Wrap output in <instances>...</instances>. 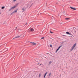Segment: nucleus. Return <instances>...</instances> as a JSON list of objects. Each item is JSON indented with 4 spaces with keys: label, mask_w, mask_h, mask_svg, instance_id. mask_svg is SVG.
Masks as SVG:
<instances>
[{
    "label": "nucleus",
    "mask_w": 78,
    "mask_h": 78,
    "mask_svg": "<svg viewBox=\"0 0 78 78\" xmlns=\"http://www.w3.org/2000/svg\"><path fill=\"white\" fill-rule=\"evenodd\" d=\"M46 76V75H45V74L44 75V78H45V76Z\"/></svg>",
    "instance_id": "obj_22"
},
{
    "label": "nucleus",
    "mask_w": 78,
    "mask_h": 78,
    "mask_svg": "<svg viewBox=\"0 0 78 78\" xmlns=\"http://www.w3.org/2000/svg\"><path fill=\"white\" fill-rule=\"evenodd\" d=\"M50 33H53V32H52L51 31H50Z\"/></svg>",
    "instance_id": "obj_23"
},
{
    "label": "nucleus",
    "mask_w": 78,
    "mask_h": 78,
    "mask_svg": "<svg viewBox=\"0 0 78 78\" xmlns=\"http://www.w3.org/2000/svg\"><path fill=\"white\" fill-rule=\"evenodd\" d=\"M20 36H19L17 37H16L14 38V39H16V38H19V37H20Z\"/></svg>",
    "instance_id": "obj_9"
},
{
    "label": "nucleus",
    "mask_w": 78,
    "mask_h": 78,
    "mask_svg": "<svg viewBox=\"0 0 78 78\" xmlns=\"http://www.w3.org/2000/svg\"><path fill=\"white\" fill-rule=\"evenodd\" d=\"M70 8H71V9H73V10H76V9L75 8H73L72 7H70Z\"/></svg>",
    "instance_id": "obj_8"
},
{
    "label": "nucleus",
    "mask_w": 78,
    "mask_h": 78,
    "mask_svg": "<svg viewBox=\"0 0 78 78\" xmlns=\"http://www.w3.org/2000/svg\"><path fill=\"white\" fill-rule=\"evenodd\" d=\"M18 31L19 33H21L22 32V30L21 29H19Z\"/></svg>",
    "instance_id": "obj_10"
},
{
    "label": "nucleus",
    "mask_w": 78,
    "mask_h": 78,
    "mask_svg": "<svg viewBox=\"0 0 78 78\" xmlns=\"http://www.w3.org/2000/svg\"><path fill=\"white\" fill-rule=\"evenodd\" d=\"M41 76V73H40L39 74V78H40Z\"/></svg>",
    "instance_id": "obj_12"
},
{
    "label": "nucleus",
    "mask_w": 78,
    "mask_h": 78,
    "mask_svg": "<svg viewBox=\"0 0 78 78\" xmlns=\"http://www.w3.org/2000/svg\"><path fill=\"white\" fill-rule=\"evenodd\" d=\"M26 25H27V24H26Z\"/></svg>",
    "instance_id": "obj_29"
},
{
    "label": "nucleus",
    "mask_w": 78,
    "mask_h": 78,
    "mask_svg": "<svg viewBox=\"0 0 78 78\" xmlns=\"http://www.w3.org/2000/svg\"><path fill=\"white\" fill-rule=\"evenodd\" d=\"M5 8V6L2 7V9H4Z\"/></svg>",
    "instance_id": "obj_15"
},
{
    "label": "nucleus",
    "mask_w": 78,
    "mask_h": 78,
    "mask_svg": "<svg viewBox=\"0 0 78 78\" xmlns=\"http://www.w3.org/2000/svg\"><path fill=\"white\" fill-rule=\"evenodd\" d=\"M32 44L33 45H35L36 44V43H34V42H31Z\"/></svg>",
    "instance_id": "obj_7"
},
{
    "label": "nucleus",
    "mask_w": 78,
    "mask_h": 78,
    "mask_svg": "<svg viewBox=\"0 0 78 78\" xmlns=\"http://www.w3.org/2000/svg\"><path fill=\"white\" fill-rule=\"evenodd\" d=\"M47 73H48L47 72H46V73H45L44 75H46Z\"/></svg>",
    "instance_id": "obj_18"
},
{
    "label": "nucleus",
    "mask_w": 78,
    "mask_h": 78,
    "mask_svg": "<svg viewBox=\"0 0 78 78\" xmlns=\"http://www.w3.org/2000/svg\"><path fill=\"white\" fill-rule=\"evenodd\" d=\"M17 10H18V9H16V10H14L13 12H12L11 13V15H12V14H14L15 13H16V12H17Z\"/></svg>",
    "instance_id": "obj_2"
},
{
    "label": "nucleus",
    "mask_w": 78,
    "mask_h": 78,
    "mask_svg": "<svg viewBox=\"0 0 78 78\" xmlns=\"http://www.w3.org/2000/svg\"><path fill=\"white\" fill-rule=\"evenodd\" d=\"M22 12H23V11H25V9H24V8H23L22 9Z\"/></svg>",
    "instance_id": "obj_11"
},
{
    "label": "nucleus",
    "mask_w": 78,
    "mask_h": 78,
    "mask_svg": "<svg viewBox=\"0 0 78 78\" xmlns=\"http://www.w3.org/2000/svg\"><path fill=\"white\" fill-rule=\"evenodd\" d=\"M49 76H51V73H50L49 75Z\"/></svg>",
    "instance_id": "obj_14"
},
{
    "label": "nucleus",
    "mask_w": 78,
    "mask_h": 78,
    "mask_svg": "<svg viewBox=\"0 0 78 78\" xmlns=\"http://www.w3.org/2000/svg\"><path fill=\"white\" fill-rule=\"evenodd\" d=\"M50 46L51 47H52V45L51 44H50Z\"/></svg>",
    "instance_id": "obj_20"
},
{
    "label": "nucleus",
    "mask_w": 78,
    "mask_h": 78,
    "mask_svg": "<svg viewBox=\"0 0 78 78\" xmlns=\"http://www.w3.org/2000/svg\"><path fill=\"white\" fill-rule=\"evenodd\" d=\"M14 39V38H13V39Z\"/></svg>",
    "instance_id": "obj_28"
},
{
    "label": "nucleus",
    "mask_w": 78,
    "mask_h": 78,
    "mask_svg": "<svg viewBox=\"0 0 78 78\" xmlns=\"http://www.w3.org/2000/svg\"><path fill=\"white\" fill-rule=\"evenodd\" d=\"M61 47H62V46H60L56 50V52H57V51H58V50H59V48H61Z\"/></svg>",
    "instance_id": "obj_6"
},
{
    "label": "nucleus",
    "mask_w": 78,
    "mask_h": 78,
    "mask_svg": "<svg viewBox=\"0 0 78 78\" xmlns=\"http://www.w3.org/2000/svg\"><path fill=\"white\" fill-rule=\"evenodd\" d=\"M44 38H45V37H43L41 38V39H44Z\"/></svg>",
    "instance_id": "obj_16"
},
{
    "label": "nucleus",
    "mask_w": 78,
    "mask_h": 78,
    "mask_svg": "<svg viewBox=\"0 0 78 78\" xmlns=\"http://www.w3.org/2000/svg\"><path fill=\"white\" fill-rule=\"evenodd\" d=\"M61 47H62V46H60L56 50V52H57V51H58V50H59V48H61Z\"/></svg>",
    "instance_id": "obj_5"
},
{
    "label": "nucleus",
    "mask_w": 78,
    "mask_h": 78,
    "mask_svg": "<svg viewBox=\"0 0 78 78\" xmlns=\"http://www.w3.org/2000/svg\"><path fill=\"white\" fill-rule=\"evenodd\" d=\"M13 2H15L16 1H17V0H13Z\"/></svg>",
    "instance_id": "obj_17"
},
{
    "label": "nucleus",
    "mask_w": 78,
    "mask_h": 78,
    "mask_svg": "<svg viewBox=\"0 0 78 78\" xmlns=\"http://www.w3.org/2000/svg\"><path fill=\"white\" fill-rule=\"evenodd\" d=\"M30 32H33V31H34V29L33 28H31L30 29Z\"/></svg>",
    "instance_id": "obj_4"
},
{
    "label": "nucleus",
    "mask_w": 78,
    "mask_h": 78,
    "mask_svg": "<svg viewBox=\"0 0 78 78\" xmlns=\"http://www.w3.org/2000/svg\"><path fill=\"white\" fill-rule=\"evenodd\" d=\"M0 14H1V13L0 12Z\"/></svg>",
    "instance_id": "obj_25"
},
{
    "label": "nucleus",
    "mask_w": 78,
    "mask_h": 78,
    "mask_svg": "<svg viewBox=\"0 0 78 78\" xmlns=\"http://www.w3.org/2000/svg\"><path fill=\"white\" fill-rule=\"evenodd\" d=\"M49 64H50L51 63V61H50L49 62Z\"/></svg>",
    "instance_id": "obj_21"
},
{
    "label": "nucleus",
    "mask_w": 78,
    "mask_h": 78,
    "mask_svg": "<svg viewBox=\"0 0 78 78\" xmlns=\"http://www.w3.org/2000/svg\"><path fill=\"white\" fill-rule=\"evenodd\" d=\"M76 43H75L74 45H73L72 47V48L71 49V51L73 50V49L75 47V46H76Z\"/></svg>",
    "instance_id": "obj_3"
},
{
    "label": "nucleus",
    "mask_w": 78,
    "mask_h": 78,
    "mask_svg": "<svg viewBox=\"0 0 78 78\" xmlns=\"http://www.w3.org/2000/svg\"><path fill=\"white\" fill-rule=\"evenodd\" d=\"M4 23L5 24H6V23H5V22Z\"/></svg>",
    "instance_id": "obj_24"
},
{
    "label": "nucleus",
    "mask_w": 78,
    "mask_h": 78,
    "mask_svg": "<svg viewBox=\"0 0 78 78\" xmlns=\"http://www.w3.org/2000/svg\"><path fill=\"white\" fill-rule=\"evenodd\" d=\"M17 5H18V4H16L13 7H12L11 9H9V11H11V10H12V9H14L15 8H16Z\"/></svg>",
    "instance_id": "obj_1"
},
{
    "label": "nucleus",
    "mask_w": 78,
    "mask_h": 78,
    "mask_svg": "<svg viewBox=\"0 0 78 78\" xmlns=\"http://www.w3.org/2000/svg\"><path fill=\"white\" fill-rule=\"evenodd\" d=\"M40 64V65H42L41 64Z\"/></svg>",
    "instance_id": "obj_26"
},
{
    "label": "nucleus",
    "mask_w": 78,
    "mask_h": 78,
    "mask_svg": "<svg viewBox=\"0 0 78 78\" xmlns=\"http://www.w3.org/2000/svg\"><path fill=\"white\" fill-rule=\"evenodd\" d=\"M69 18H66L65 19L66 20H69Z\"/></svg>",
    "instance_id": "obj_19"
},
{
    "label": "nucleus",
    "mask_w": 78,
    "mask_h": 78,
    "mask_svg": "<svg viewBox=\"0 0 78 78\" xmlns=\"http://www.w3.org/2000/svg\"><path fill=\"white\" fill-rule=\"evenodd\" d=\"M66 34H69V35H70V34L69 32H66Z\"/></svg>",
    "instance_id": "obj_13"
},
{
    "label": "nucleus",
    "mask_w": 78,
    "mask_h": 78,
    "mask_svg": "<svg viewBox=\"0 0 78 78\" xmlns=\"http://www.w3.org/2000/svg\"><path fill=\"white\" fill-rule=\"evenodd\" d=\"M41 23H43V22H41Z\"/></svg>",
    "instance_id": "obj_27"
}]
</instances>
